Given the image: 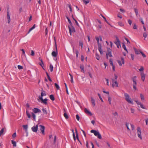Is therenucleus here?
<instances>
[{
    "instance_id": "obj_1",
    "label": "nucleus",
    "mask_w": 148,
    "mask_h": 148,
    "mask_svg": "<svg viewBox=\"0 0 148 148\" xmlns=\"http://www.w3.org/2000/svg\"><path fill=\"white\" fill-rule=\"evenodd\" d=\"M124 95L125 100L129 103L133 104V102L132 100H131V98H130L129 95L127 93H125Z\"/></svg>"
},
{
    "instance_id": "obj_2",
    "label": "nucleus",
    "mask_w": 148,
    "mask_h": 148,
    "mask_svg": "<svg viewBox=\"0 0 148 148\" xmlns=\"http://www.w3.org/2000/svg\"><path fill=\"white\" fill-rule=\"evenodd\" d=\"M90 132L92 133H93L96 136H97L98 138L100 139H101L102 137L101 136V135L99 133V132H97L96 130H91Z\"/></svg>"
},
{
    "instance_id": "obj_3",
    "label": "nucleus",
    "mask_w": 148,
    "mask_h": 148,
    "mask_svg": "<svg viewBox=\"0 0 148 148\" xmlns=\"http://www.w3.org/2000/svg\"><path fill=\"white\" fill-rule=\"evenodd\" d=\"M115 37L116 39V41L114 42V43L116 45L117 47L119 48V47H121L120 40L116 36H115Z\"/></svg>"
},
{
    "instance_id": "obj_4",
    "label": "nucleus",
    "mask_w": 148,
    "mask_h": 148,
    "mask_svg": "<svg viewBox=\"0 0 148 148\" xmlns=\"http://www.w3.org/2000/svg\"><path fill=\"white\" fill-rule=\"evenodd\" d=\"M137 135L138 137L140 139H142V136L141 135V131L140 129V127H137Z\"/></svg>"
},
{
    "instance_id": "obj_5",
    "label": "nucleus",
    "mask_w": 148,
    "mask_h": 148,
    "mask_svg": "<svg viewBox=\"0 0 148 148\" xmlns=\"http://www.w3.org/2000/svg\"><path fill=\"white\" fill-rule=\"evenodd\" d=\"M68 27L69 30V32L70 34L71 35L72 32H75V28L72 25V26H69Z\"/></svg>"
},
{
    "instance_id": "obj_6",
    "label": "nucleus",
    "mask_w": 148,
    "mask_h": 148,
    "mask_svg": "<svg viewBox=\"0 0 148 148\" xmlns=\"http://www.w3.org/2000/svg\"><path fill=\"white\" fill-rule=\"evenodd\" d=\"M7 18L8 19V23H10V16L9 14L10 11L9 10V8H8L7 9Z\"/></svg>"
},
{
    "instance_id": "obj_7",
    "label": "nucleus",
    "mask_w": 148,
    "mask_h": 148,
    "mask_svg": "<svg viewBox=\"0 0 148 148\" xmlns=\"http://www.w3.org/2000/svg\"><path fill=\"white\" fill-rule=\"evenodd\" d=\"M55 45H56V52H55V51H53L52 53V55L54 57H56L57 56V54H58V52H57V45L56 44V43L55 44Z\"/></svg>"
},
{
    "instance_id": "obj_8",
    "label": "nucleus",
    "mask_w": 148,
    "mask_h": 148,
    "mask_svg": "<svg viewBox=\"0 0 148 148\" xmlns=\"http://www.w3.org/2000/svg\"><path fill=\"white\" fill-rule=\"evenodd\" d=\"M38 125H37L32 127V129L33 132H37L38 129Z\"/></svg>"
},
{
    "instance_id": "obj_9",
    "label": "nucleus",
    "mask_w": 148,
    "mask_h": 148,
    "mask_svg": "<svg viewBox=\"0 0 148 148\" xmlns=\"http://www.w3.org/2000/svg\"><path fill=\"white\" fill-rule=\"evenodd\" d=\"M33 112L34 113H36L38 112H41V111L40 109L37 108H35L33 109Z\"/></svg>"
},
{
    "instance_id": "obj_10",
    "label": "nucleus",
    "mask_w": 148,
    "mask_h": 148,
    "mask_svg": "<svg viewBox=\"0 0 148 148\" xmlns=\"http://www.w3.org/2000/svg\"><path fill=\"white\" fill-rule=\"evenodd\" d=\"M46 95V94L45 92V91L42 90L41 93V96H39L38 98L39 99H40L41 98H42L43 96H44Z\"/></svg>"
},
{
    "instance_id": "obj_11",
    "label": "nucleus",
    "mask_w": 148,
    "mask_h": 148,
    "mask_svg": "<svg viewBox=\"0 0 148 148\" xmlns=\"http://www.w3.org/2000/svg\"><path fill=\"white\" fill-rule=\"evenodd\" d=\"M39 127H41V128H40V130L41 131V132L42 134H44V130L45 129V127L44 126L42 125H40Z\"/></svg>"
},
{
    "instance_id": "obj_12",
    "label": "nucleus",
    "mask_w": 148,
    "mask_h": 148,
    "mask_svg": "<svg viewBox=\"0 0 148 148\" xmlns=\"http://www.w3.org/2000/svg\"><path fill=\"white\" fill-rule=\"evenodd\" d=\"M39 99L42 101V102L44 103L45 105H47V99L45 98L43 99L42 98H41L40 99Z\"/></svg>"
},
{
    "instance_id": "obj_13",
    "label": "nucleus",
    "mask_w": 148,
    "mask_h": 148,
    "mask_svg": "<svg viewBox=\"0 0 148 148\" xmlns=\"http://www.w3.org/2000/svg\"><path fill=\"white\" fill-rule=\"evenodd\" d=\"M84 112L85 113L90 116L92 115V114L86 108L84 109Z\"/></svg>"
},
{
    "instance_id": "obj_14",
    "label": "nucleus",
    "mask_w": 148,
    "mask_h": 148,
    "mask_svg": "<svg viewBox=\"0 0 148 148\" xmlns=\"http://www.w3.org/2000/svg\"><path fill=\"white\" fill-rule=\"evenodd\" d=\"M84 112L85 113L90 116L92 115V114L86 108L84 109Z\"/></svg>"
},
{
    "instance_id": "obj_15",
    "label": "nucleus",
    "mask_w": 148,
    "mask_h": 148,
    "mask_svg": "<svg viewBox=\"0 0 148 148\" xmlns=\"http://www.w3.org/2000/svg\"><path fill=\"white\" fill-rule=\"evenodd\" d=\"M84 112L85 113L90 116L92 115V114L86 108L84 109Z\"/></svg>"
},
{
    "instance_id": "obj_16",
    "label": "nucleus",
    "mask_w": 148,
    "mask_h": 148,
    "mask_svg": "<svg viewBox=\"0 0 148 148\" xmlns=\"http://www.w3.org/2000/svg\"><path fill=\"white\" fill-rule=\"evenodd\" d=\"M39 60H40L41 61V62L42 63L41 64H40V62H39V64L42 67V68L43 69L45 70V69L43 67L44 64V63H43V62L42 59L40 58H39Z\"/></svg>"
},
{
    "instance_id": "obj_17",
    "label": "nucleus",
    "mask_w": 148,
    "mask_h": 148,
    "mask_svg": "<svg viewBox=\"0 0 148 148\" xmlns=\"http://www.w3.org/2000/svg\"><path fill=\"white\" fill-rule=\"evenodd\" d=\"M90 98L91 99V101L92 105V106H95V100L94 99V98L92 97H91Z\"/></svg>"
},
{
    "instance_id": "obj_18",
    "label": "nucleus",
    "mask_w": 148,
    "mask_h": 148,
    "mask_svg": "<svg viewBox=\"0 0 148 148\" xmlns=\"http://www.w3.org/2000/svg\"><path fill=\"white\" fill-rule=\"evenodd\" d=\"M80 68L81 69V71L83 73H84L85 72L84 69V67L83 65H80Z\"/></svg>"
},
{
    "instance_id": "obj_19",
    "label": "nucleus",
    "mask_w": 148,
    "mask_h": 148,
    "mask_svg": "<svg viewBox=\"0 0 148 148\" xmlns=\"http://www.w3.org/2000/svg\"><path fill=\"white\" fill-rule=\"evenodd\" d=\"M75 134H76V138L77 139V140H78V141H79L78 132H77V129L76 128L75 129Z\"/></svg>"
},
{
    "instance_id": "obj_20",
    "label": "nucleus",
    "mask_w": 148,
    "mask_h": 148,
    "mask_svg": "<svg viewBox=\"0 0 148 148\" xmlns=\"http://www.w3.org/2000/svg\"><path fill=\"white\" fill-rule=\"evenodd\" d=\"M122 47L128 53L127 50L126 49L125 43L124 42H123L122 43Z\"/></svg>"
},
{
    "instance_id": "obj_21",
    "label": "nucleus",
    "mask_w": 148,
    "mask_h": 148,
    "mask_svg": "<svg viewBox=\"0 0 148 148\" xmlns=\"http://www.w3.org/2000/svg\"><path fill=\"white\" fill-rule=\"evenodd\" d=\"M132 79L133 82V85H137V83L136 79H134V78H132Z\"/></svg>"
},
{
    "instance_id": "obj_22",
    "label": "nucleus",
    "mask_w": 148,
    "mask_h": 148,
    "mask_svg": "<svg viewBox=\"0 0 148 148\" xmlns=\"http://www.w3.org/2000/svg\"><path fill=\"white\" fill-rule=\"evenodd\" d=\"M35 25H36L35 24H34L33 25V26L29 29L28 32V34H29L31 30H33V29H34L35 28Z\"/></svg>"
},
{
    "instance_id": "obj_23",
    "label": "nucleus",
    "mask_w": 148,
    "mask_h": 148,
    "mask_svg": "<svg viewBox=\"0 0 148 148\" xmlns=\"http://www.w3.org/2000/svg\"><path fill=\"white\" fill-rule=\"evenodd\" d=\"M71 131L73 132V138L74 140L75 141L76 138L75 137V133L74 132V130L73 129H72V130Z\"/></svg>"
},
{
    "instance_id": "obj_24",
    "label": "nucleus",
    "mask_w": 148,
    "mask_h": 148,
    "mask_svg": "<svg viewBox=\"0 0 148 148\" xmlns=\"http://www.w3.org/2000/svg\"><path fill=\"white\" fill-rule=\"evenodd\" d=\"M49 97L51 99L52 101H54L55 100V98L53 95H50L49 96Z\"/></svg>"
},
{
    "instance_id": "obj_25",
    "label": "nucleus",
    "mask_w": 148,
    "mask_h": 148,
    "mask_svg": "<svg viewBox=\"0 0 148 148\" xmlns=\"http://www.w3.org/2000/svg\"><path fill=\"white\" fill-rule=\"evenodd\" d=\"M12 143L13 144V146L14 147L16 146V142L14 141L13 140H11Z\"/></svg>"
},
{
    "instance_id": "obj_26",
    "label": "nucleus",
    "mask_w": 148,
    "mask_h": 148,
    "mask_svg": "<svg viewBox=\"0 0 148 148\" xmlns=\"http://www.w3.org/2000/svg\"><path fill=\"white\" fill-rule=\"evenodd\" d=\"M140 98L141 99V100L142 101H144V100H145V98H144V96L142 94H140Z\"/></svg>"
},
{
    "instance_id": "obj_27",
    "label": "nucleus",
    "mask_w": 148,
    "mask_h": 148,
    "mask_svg": "<svg viewBox=\"0 0 148 148\" xmlns=\"http://www.w3.org/2000/svg\"><path fill=\"white\" fill-rule=\"evenodd\" d=\"M53 69V66L52 64H50L49 65V70L50 71L52 72Z\"/></svg>"
},
{
    "instance_id": "obj_28",
    "label": "nucleus",
    "mask_w": 148,
    "mask_h": 148,
    "mask_svg": "<svg viewBox=\"0 0 148 148\" xmlns=\"http://www.w3.org/2000/svg\"><path fill=\"white\" fill-rule=\"evenodd\" d=\"M134 50L135 52V53L136 54H139V51H138V50H137L135 48H134Z\"/></svg>"
},
{
    "instance_id": "obj_29",
    "label": "nucleus",
    "mask_w": 148,
    "mask_h": 148,
    "mask_svg": "<svg viewBox=\"0 0 148 148\" xmlns=\"http://www.w3.org/2000/svg\"><path fill=\"white\" fill-rule=\"evenodd\" d=\"M26 114L28 117L29 118H31L30 114L29 112L27 110L26 111Z\"/></svg>"
},
{
    "instance_id": "obj_30",
    "label": "nucleus",
    "mask_w": 148,
    "mask_h": 148,
    "mask_svg": "<svg viewBox=\"0 0 148 148\" xmlns=\"http://www.w3.org/2000/svg\"><path fill=\"white\" fill-rule=\"evenodd\" d=\"M66 18H67V19H68V21L69 23L70 24V26H72V23L70 20V19L68 17L66 16Z\"/></svg>"
},
{
    "instance_id": "obj_31",
    "label": "nucleus",
    "mask_w": 148,
    "mask_h": 148,
    "mask_svg": "<svg viewBox=\"0 0 148 148\" xmlns=\"http://www.w3.org/2000/svg\"><path fill=\"white\" fill-rule=\"evenodd\" d=\"M108 101L109 102L110 104H111V101L112 99L111 97H110L109 95H108Z\"/></svg>"
},
{
    "instance_id": "obj_32",
    "label": "nucleus",
    "mask_w": 148,
    "mask_h": 148,
    "mask_svg": "<svg viewBox=\"0 0 148 148\" xmlns=\"http://www.w3.org/2000/svg\"><path fill=\"white\" fill-rule=\"evenodd\" d=\"M134 11L135 12L136 14V16H137V15L138 14V10L137 9H136V8H134Z\"/></svg>"
},
{
    "instance_id": "obj_33",
    "label": "nucleus",
    "mask_w": 148,
    "mask_h": 148,
    "mask_svg": "<svg viewBox=\"0 0 148 148\" xmlns=\"http://www.w3.org/2000/svg\"><path fill=\"white\" fill-rule=\"evenodd\" d=\"M23 127L24 129L26 131L27 130L28 128V126L27 125H23Z\"/></svg>"
},
{
    "instance_id": "obj_34",
    "label": "nucleus",
    "mask_w": 148,
    "mask_h": 148,
    "mask_svg": "<svg viewBox=\"0 0 148 148\" xmlns=\"http://www.w3.org/2000/svg\"><path fill=\"white\" fill-rule=\"evenodd\" d=\"M42 111L44 114H47V112L45 109V108H42Z\"/></svg>"
},
{
    "instance_id": "obj_35",
    "label": "nucleus",
    "mask_w": 148,
    "mask_h": 148,
    "mask_svg": "<svg viewBox=\"0 0 148 148\" xmlns=\"http://www.w3.org/2000/svg\"><path fill=\"white\" fill-rule=\"evenodd\" d=\"M64 116L66 119H68L69 118V116L68 115L66 112L64 113Z\"/></svg>"
},
{
    "instance_id": "obj_36",
    "label": "nucleus",
    "mask_w": 148,
    "mask_h": 148,
    "mask_svg": "<svg viewBox=\"0 0 148 148\" xmlns=\"http://www.w3.org/2000/svg\"><path fill=\"white\" fill-rule=\"evenodd\" d=\"M32 117L33 118V119L34 121H35L36 120V115L35 114H34L33 113H32Z\"/></svg>"
},
{
    "instance_id": "obj_37",
    "label": "nucleus",
    "mask_w": 148,
    "mask_h": 148,
    "mask_svg": "<svg viewBox=\"0 0 148 148\" xmlns=\"http://www.w3.org/2000/svg\"><path fill=\"white\" fill-rule=\"evenodd\" d=\"M139 52L141 53V54H142V56H143V57L144 58L146 57V55L145 54H144L142 51H141L139 50Z\"/></svg>"
},
{
    "instance_id": "obj_38",
    "label": "nucleus",
    "mask_w": 148,
    "mask_h": 148,
    "mask_svg": "<svg viewBox=\"0 0 148 148\" xmlns=\"http://www.w3.org/2000/svg\"><path fill=\"white\" fill-rule=\"evenodd\" d=\"M83 42L81 41H80L79 42V45L81 47V48L83 47Z\"/></svg>"
},
{
    "instance_id": "obj_39",
    "label": "nucleus",
    "mask_w": 148,
    "mask_h": 148,
    "mask_svg": "<svg viewBox=\"0 0 148 148\" xmlns=\"http://www.w3.org/2000/svg\"><path fill=\"white\" fill-rule=\"evenodd\" d=\"M98 49H101V44L99 43H98Z\"/></svg>"
},
{
    "instance_id": "obj_40",
    "label": "nucleus",
    "mask_w": 148,
    "mask_h": 148,
    "mask_svg": "<svg viewBox=\"0 0 148 148\" xmlns=\"http://www.w3.org/2000/svg\"><path fill=\"white\" fill-rule=\"evenodd\" d=\"M4 131V129L2 128L0 131V136L3 134Z\"/></svg>"
},
{
    "instance_id": "obj_41",
    "label": "nucleus",
    "mask_w": 148,
    "mask_h": 148,
    "mask_svg": "<svg viewBox=\"0 0 148 148\" xmlns=\"http://www.w3.org/2000/svg\"><path fill=\"white\" fill-rule=\"evenodd\" d=\"M101 16H102V17L105 20V21H106V22L107 23H108V24H109V25H110V24L108 23V21H107V20H106V18L104 17L102 14H101Z\"/></svg>"
},
{
    "instance_id": "obj_42",
    "label": "nucleus",
    "mask_w": 148,
    "mask_h": 148,
    "mask_svg": "<svg viewBox=\"0 0 148 148\" xmlns=\"http://www.w3.org/2000/svg\"><path fill=\"white\" fill-rule=\"evenodd\" d=\"M96 59L98 60H99L100 58L99 56L97 53H96Z\"/></svg>"
},
{
    "instance_id": "obj_43",
    "label": "nucleus",
    "mask_w": 148,
    "mask_h": 148,
    "mask_svg": "<svg viewBox=\"0 0 148 148\" xmlns=\"http://www.w3.org/2000/svg\"><path fill=\"white\" fill-rule=\"evenodd\" d=\"M98 96H99V98H100L101 101H102V102H103V100L102 99V98L100 95L99 93H98Z\"/></svg>"
},
{
    "instance_id": "obj_44",
    "label": "nucleus",
    "mask_w": 148,
    "mask_h": 148,
    "mask_svg": "<svg viewBox=\"0 0 148 148\" xmlns=\"http://www.w3.org/2000/svg\"><path fill=\"white\" fill-rule=\"evenodd\" d=\"M119 25L121 26H123L124 25V24L121 22H118Z\"/></svg>"
},
{
    "instance_id": "obj_45",
    "label": "nucleus",
    "mask_w": 148,
    "mask_h": 148,
    "mask_svg": "<svg viewBox=\"0 0 148 148\" xmlns=\"http://www.w3.org/2000/svg\"><path fill=\"white\" fill-rule=\"evenodd\" d=\"M55 85L56 86V88L58 90L59 89V88H60V87L59 86H58V85L57 84V83H55Z\"/></svg>"
},
{
    "instance_id": "obj_46",
    "label": "nucleus",
    "mask_w": 148,
    "mask_h": 148,
    "mask_svg": "<svg viewBox=\"0 0 148 148\" xmlns=\"http://www.w3.org/2000/svg\"><path fill=\"white\" fill-rule=\"evenodd\" d=\"M141 77H145V74L143 73V72H141L140 73Z\"/></svg>"
},
{
    "instance_id": "obj_47",
    "label": "nucleus",
    "mask_w": 148,
    "mask_h": 148,
    "mask_svg": "<svg viewBox=\"0 0 148 148\" xmlns=\"http://www.w3.org/2000/svg\"><path fill=\"white\" fill-rule=\"evenodd\" d=\"M67 6H68V7H69L70 9V11L71 12H72V8L71 7V5L70 4H67Z\"/></svg>"
},
{
    "instance_id": "obj_48",
    "label": "nucleus",
    "mask_w": 148,
    "mask_h": 148,
    "mask_svg": "<svg viewBox=\"0 0 148 148\" xmlns=\"http://www.w3.org/2000/svg\"><path fill=\"white\" fill-rule=\"evenodd\" d=\"M83 1L85 3V5H86L89 2V0L85 1V0H83Z\"/></svg>"
},
{
    "instance_id": "obj_49",
    "label": "nucleus",
    "mask_w": 148,
    "mask_h": 148,
    "mask_svg": "<svg viewBox=\"0 0 148 148\" xmlns=\"http://www.w3.org/2000/svg\"><path fill=\"white\" fill-rule=\"evenodd\" d=\"M31 55L32 56H34V51L33 50H31Z\"/></svg>"
},
{
    "instance_id": "obj_50",
    "label": "nucleus",
    "mask_w": 148,
    "mask_h": 148,
    "mask_svg": "<svg viewBox=\"0 0 148 148\" xmlns=\"http://www.w3.org/2000/svg\"><path fill=\"white\" fill-rule=\"evenodd\" d=\"M110 64L112 66L114 65L113 64L112 60L111 59H110L109 60Z\"/></svg>"
},
{
    "instance_id": "obj_51",
    "label": "nucleus",
    "mask_w": 148,
    "mask_h": 148,
    "mask_svg": "<svg viewBox=\"0 0 148 148\" xmlns=\"http://www.w3.org/2000/svg\"><path fill=\"white\" fill-rule=\"evenodd\" d=\"M144 69L143 67L142 66H141L140 69H139V70L141 72L142 71H143Z\"/></svg>"
},
{
    "instance_id": "obj_52",
    "label": "nucleus",
    "mask_w": 148,
    "mask_h": 148,
    "mask_svg": "<svg viewBox=\"0 0 148 148\" xmlns=\"http://www.w3.org/2000/svg\"><path fill=\"white\" fill-rule=\"evenodd\" d=\"M21 51H22V54L24 55V56L26 57V55L25 53V51L23 49H21Z\"/></svg>"
},
{
    "instance_id": "obj_53",
    "label": "nucleus",
    "mask_w": 148,
    "mask_h": 148,
    "mask_svg": "<svg viewBox=\"0 0 148 148\" xmlns=\"http://www.w3.org/2000/svg\"><path fill=\"white\" fill-rule=\"evenodd\" d=\"M18 67L19 69H23V67L21 65H18Z\"/></svg>"
},
{
    "instance_id": "obj_54",
    "label": "nucleus",
    "mask_w": 148,
    "mask_h": 148,
    "mask_svg": "<svg viewBox=\"0 0 148 148\" xmlns=\"http://www.w3.org/2000/svg\"><path fill=\"white\" fill-rule=\"evenodd\" d=\"M140 105V107L142 108L145 109H146V108L141 103Z\"/></svg>"
},
{
    "instance_id": "obj_55",
    "label": "nucleus",
    "mask_w": 148,
    "mask_h": 148,
    "mask_svg": "<svg viewBox=\"0 0 148 148\" xmlns=\"http://www.w3.org/2000/svg\"><path fill=\"white\" fill-rule=\"evenodd\" d=\"M75 52H76V57L77 58L78 56L79 52L78 51V50H75Z\"/></svg>"
},
{
    "instance_id": "obj_56",
    "label": "nucleus",
    "mask_w": 148,
    "mask_h": 148,
    "mask_svg": "<svg viewBox=\"0 0 148 148\" xmlns=\"http://www.w3.org/2000/svg\"><path fill=\"white\" fill-rule=\"evenodd\" d=\"M117 62L119 64V66H122V64L121 63V61L120 60H117Z\"/></svg>"
},
{
    "instance_id": "obj_57",
    "label": "nucleus",
    "mask_w": 148,
    "mask_h": 148,
    "mask_svg": "<svg viewBox=\"0 0 148 148\" xmlns=\"http://www.w3.org/2000/svg\"><path fill=\"white\" fill-rule=\"evenodd\" d=\"M121 61H122V64H124V59L122 57L121 58Z\"/></svg>"
},
{
    "instance_id": "obj_58",
    "label": "nucleus",
    "mask_w": 148,
    "mask_h": 148,
    "mask_svg": "<svg viewBox=\"0 0 148 148\" xmlns=\"http://www.w3.org/2000/svg\"><path fill=\"white\" fill-rule=\"evenodd\" d=\"M71 82L72 83H73V76H71Z\"/></svg>"
},
{
    "instance_id": "obj_59",
    "label": "nucleus",
    "mask_w": 148,
    "mask_h": 148,
    "mask_svg": "<svg viewBox=\"0 0 148 148\" xmlns=\"http://www.w3.org/2000/svg\"><path fill=\"white\" fill-rule=\"evenodd\" d=\"M120 11L123 13H124L125 12V10L124 9H120Z\"/></svg>"
},
{
    "instance_id": "obj_60",
    "label": "nucleus",
    "mask_w": 148,
    "mask_h": 148,
    "mask_svg": "<svg viewBox=\"0 0 148 148\" xmlns=\"http://www.w3.org/2000/svg\"><path fill=\"white\" fill-rule=\"evenodd\" d=\"M76 118L77 121H79V117L78 114H77L76 115Z\"/></svg>"
},
{
    "instance_id": "obj_61",
    "label": "nucleus",
    "mask_w": 148,
    "mask_h": 148,
    "mask_svg": "<svg viewBox=\"0 0 148 148\" xmlns=\"http://www.w3.org/2000/svg\"><path fill=\"white\" fill-rule=\"evenodd\" d=\"M143 36L145 38L147 37V34L146 33H144L143 34Z\"/></svg>"
},
{
    "instance_id": "obj_62",
    "label": "nucleus",
    "mask_w": 148,
    "mask_h": 148,
    "mask_svg": "<svg viewBox=\"0 0 148 148\" xmlns=\"http://www.w3.org/2000/svg\"><path fill=\"white\" fill-rule=\"evenodd\" d=\"M112 51V50L110 48H109L108 49V53H110Z\"/></svg>"
},
{
    "instance_id": "obj_63",
    "label": "nucleus",
    "mask_w": 148,
    "mask_h": 148,
    "mask_svg": "<svg viewBox=\"0 0 148 148\" xmlns=\"http://www.w3.org/2000/svg\"><path fill=\"white\" fill-rule=\"evenodd\" d=\"M114 83H115V84L116 85V87H118V83L117 82L116 80L115 81V82H114Z\"/></svg>"
},
{
    "instance_id": "obj_64",
    "label": "nucleus",
    "mask_w": 148,
    "mask_h": 148,
    "mask_svg": "<svg viewBox=\"0 0 148 148\" xmlns=\"http://www.w3.org/2000/svg\"><path fill=\"white\" fill-rule=\"evenodd\" d=\"M16 136V132L14 133L12 135V137L14 138Z\"/></svg>"
}]
</instances>
